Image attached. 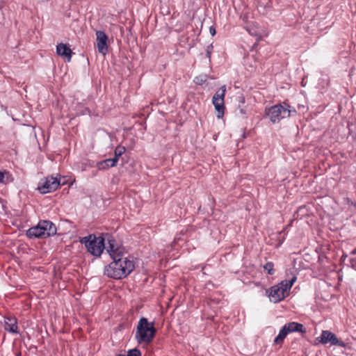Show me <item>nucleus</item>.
Segmentation results:
<instances>
[{
  "mask_svg": "<svg viewBox=\"0 0 356 356\" xmlns=\"http://www.w3.org/2000/svg\"><path fill=\"white\" fill-rule=\"evenodd\" d=\"M207 81V76L206 75H200L198 76H196L194 79V81L196 84L202 85Z\"/></svg>",
  "mask_w": 356,
  "mask_h": 356,
  "instance_id": "20",
  "label": "nucleus"
},
{
  "mask_svg": "<svg viewBox=\"0 0 356 356\" xmlns=\"http://www.w3.org/2000/svg\"><path fill=\"white\" fill-rule=\"evenodd\" d=\"M247 31L253 36H261L259 25L257 22H250L246 26Z\"/></svg>",
  "mask_w": 356,
  "mask_h": 356,
  "instance_id": "16",
  "label": "nucleus"
},
{
  "mask_svg": "<svg viewBox=\"0 0 356 356\" xmlns=\"http://www.w3.org/2000/svg\"><path fill=\"white\" fill-rule=\"evenodd\" d=\"M212 48H213L212 44H210L209 46L207 47V54L209 58H210V56H211V51Z\"/></svg>",
  "mask_w": 356,
  "mask_h": 356,
  "instance_id": "24",
  "label": "nucleus"
},
{
  "mask_svg": "<svg viewBox=\"0 0 356 356\" xmlns=\"http://www.w3.org/2000/svg\"><path fill=\"white\" fill-rule=\"evenodd\" d=\"M241 111V113H244V111H243V109H241V111Z\"/></svg>",
  "mask_w": 356,
  "mask_h": 356,
  "instance_id": "26",
  "label": "nucleus"
},
{
  "mask_svg": "<svg viewBox=\"0 0 356 356\" xmlns=\"http://www.w3.org/2000/svg\"><path fill=\"white\" fill-rule=\"evenodd\" d=\"M125 152V148L122 146H118L115 149V156L113 159H117V161H118V158L124 154Z\"/></svg>",
  "mask_w": 356,
  "mask_h": 356,
  "instance_id": "19",
  "label": "nucleus"
},
{
  "mask_svg": "<svg viewBox=\"0 0 356 356\" xmlns=\"http://www.w3.org/2000/svg\"><path fill=\"white\" fill-rule=\"evenodd\" d=\"M156 329L153 323H149L145 318H141L137 325L135 337L137 341L141 343H150L155 335Z\"/></svg>",
  "mask_w": 356,
  "mask_h": 356,
  "instance_id": "4",
  "label": "nucleus"
},
{
  "mask_svg": "<svg viewBox=\"0 0 356 356\" xmlns=\"http://www.w3.org/2000/svg\"><path fill=\"white\" fill-rule=\"evenodd\" d=\"M80 242L85 245L88 252L96 257L100 256L105 248L104 237L94 234L81 238Z\"/></svg>",
  "mask_w": 356,
  "mask_h": 356,
  "instance_id": "5",
  "label": "nucleus"
},
{
  "mask_svg": "<svg viewBox=\"0 0 356 356\" xmlns=\"http://www.w3.org/2000/svg\"><path fill=\"white\" fill-rule=\"evenodd\" d=\"M56 53L58 56L67 58V61L71 60L72 50L67 44L60 43L56 46Z\"/></svg>",
  "mask_w": 356,
  "mask_h": 356,
  "instance_id": "13",
  "label": "nucleus"
},
{
  "mask_svg": "<svg viewBox=\"0 0 356 356\" xmlns=\"http://www.w3.org/2000/svg\"><path fill=\"white\" fill-rule=\"evenodd\" d=\"M284 326L286 327V329L289 333L293 332H301V333L306 332V330L304 327V325L299 323L291 322V323L285 324Z\"/></svg>",
  "mask_w": 356,
  "mask_h": 356,
  "instance_id": "14",
  "label": "nucleus"
},
{
  "mask_svg": "<svg viewBox=\"0 0 356 356\" xmlns=\"http://www.w3.org/2000/svg\"><path fill=\"white\" fill-rule=\"evenodd\" d=\"M226 92L225 86H222L214 94L212 103L217 111V118H221L224 115L225 105L224 98Z\"/></svg>",
  "mask_w": 356,
  "mask_h": 356,
  "instance_id": "7",
  "label": "nucleus"
},
{
  "mask_svg": "<svg viewBox=\"0 0 356 356\" xmlns=\"http://www.w3.org/2000/svg\"><path fill=\"white\" fill-rule=\"evenodd\" d=\"M60 184V180L57 177H47L39 182L38 189L41 193L45 194L56 190Z\"/></svg>",
  "mask_w": 356,
  "mask_h": 356,
  "instance_id": "8",
  "label": "nucleus"
},
{
  "mask_svg": "<svg viewBox=\"0 0 356 356\" xmlns=\"http://www.w3.org/2000/svg\"><path fill=\"white\" fill-rule=\"evenodd\" d=\"M296 280V277L293 276L289 280H283L277 285L273 286L266 291L269 299L273 302H278L282 300L289 295V292Z\"/></svg>",
  "mask_w": 356,
  "mask_h": 356,
  "instance_id": "2",
  "label": "nucleus"
},
{
  "mask_svg": "<svg viewBox=\"0 0 356 356\" xmlns=\"http://www.w3.org/2000/svg\"><path fill=\"white\" fill-rule=\"evenodd\" d=\"M13 180V178L12 177L11 175L8 172L0 171V183L7 184V183L11 182Z\"/></svg>",
  "mask_w": 356,
  "mask_h": 356,
  "instance_id": "18",
  "label": "nucleus"
},
{
  "mask_svg": "<svg viewBox=\"0 0 356 356\" xmlns=\"http://www.w3.org/2000/svg\"><path fill=\"white\" fill-rule=\"evenodd\" d=\"M117 163V159H108L97 163V168L100 170H104L115 166Z\"/></svg>",
  "mask_w": 356,
  "mask_h": 356,
  "instance_id": "15",
  "label": "nucleus"
},
{
  "mask_svg": "<svg viewBox=\"0 0 356 356\" xmlns=\"http://www.w3.org/2000/svg\"><path fill=\"white\" fill-rule=\"evenodd\" d=\"M96 42L98 51L103 55H106L108 52V36L104 31H96Z\"/></svg>",
  "mask_w": 356,
  "mask_h": 356,
  "instance_id": "11",
  "label": "nucleus"
},
{
  "mask_svg": "<svg viewBox=\"0 0 356 356\" xmlns=\"http://www.w3.org/2000/svg\"><path fill=\"white\" fill-rule=\"evenodd\" d=\"M105 238V248L106 252L109 254L111 257L113 259V257H122L121 255V250L120 248L118 246L115 240L109 234H106L104 236Z\"/></svg>",
  "mask_w": 356,
  "mask_h": 356,
  "instance_id": "10",
  "label": "nucleus"
},
{
  "mask_svg": "<svg viewBox=\"0 0 356 356\" xmlns=\"http://www.w3.org/2000/svg\"><path fill=\"white\" fill-rule=\"evenodd\" d=\"M287 104H277L266 109V115L273 123H277L281 120L290 117L291 111ZM292 112L296 113L293 110Z\"/></svg>",
  "mask_w": 356,
  "mask_h": 356,
  "instance_id": "6",
  "label": "nucleus"
},
{
  "mask_svg": "<svg viewBox=\"0 0 356 356\" xmlns=\"http://www.w3.org/2000/svg\"><path fill=\"white\" fill-rule=\"evenodd\" d=\"M111 262L104 268V274L114 279H122L127 276L134 269L133 261L127 257H113Z\"/></svg>",
  "mask_w": 356,
  "mask_h": 356,
  "instance_id": "1",
  "label": "nucleus"
},
{
  "mask_svg": "<svg viewBox=\"0 0 356 356\" xmlns=\"http://www.w3.org/2000/svg\"><path fill=\"white\" fill-rule=\"evenodd\" d=\"M209 32L212 36H214L216 35V29L213 26H211L209 28Z\"/></svg>",
  "mask_w": 356,
  "mask_h": 356,
  "instance_id": "25",
  "label": "nucleus"
},
{
  "mask_svg": "<svg viewBox=\"0 0 356 356\" xmlns=\"http://www.w3.org/2000/svg\"><path fill=\"white\" fill-rule=\"evenodd\" d=\"M323 344L330 343L332 346L345 347L343 341L337 339V336L329 330H323L319 337L316 339Z\"/></svg>",
  "mask_w": 356,
  "mask_h": 356,
  "instance_id": "9",
  "label": "nucleus"
},
{
  "mask_svg": "<svg viewBox=\"0 0 356 356\" xmlns=\"http://www.w3.org/2000/svg\"><path fill=\"white\" fill-rule=\"evenodd\" d=\"M351 254L354 257L350 259V264L352 267L356 270V248L351 251Z\"/></svg>",
  "mask_w": 356,
  "mask_h": 356,
  "instance_id": "23",
  "label": "nucleus"
},
{
  "mask_svg": "<svg viewBox=\"0 0 356 356\" xmlns=\"http://www.w3.org/2000/svg\"><path fill=\"white\" fill-rule=\"evenodd\" d=\"M56 225L49 220H41L36 226L26 231V236L30 238H46L56 234Z\"/></svg>",
  "mask_w": 356,
  "mask_h": 356,
  "instance_id": "3",
  "label": "nucleus"
},
{
  "mask_svg": "<svg viewBox=\"0 0 356 356\" xmlns=\"http://www.w3.org/2000/svg\"><path fill=\"white\" fill-rule=\"evenodd\" d=\"M288 334L289 332H287L286 327L283 326L280 330L278 335L275 338L274 343L276 344L282 343L284 339Z\"/></svg>",
  "mask_w": 356,
  "mask_h": 356,
  "instance_id": "17",
  "label": "nucleus"
},
{
  "mask_svg": "<svg viewBox=\"0 0 356 356\" xmlns=\"http://www.w3.org/2000/svg\"><path fill=\"white\" fill-rule=\"evenodd\" d=\"M118 356H140V353L137 349H132L128 351L127 355H119Z\"/></svg>",
  "mask_w": 356,
  "mask_h": 356,
  "instance_id": "22",
  "label": "nucleus"
},
{
  "mask_svg": "<svg viewBox=\"0 0 356 356\" xmlns=\"http://www.w3.org/2000/svg\"><path fill=\"white\" fill-rule=\"evenodd\" d=\"M264 268L268 272L269 275H273V264L272 262H268L264 266Z\"/></svg>",
  "mask_w": 356,
  "mask_h": 356,
  "instance_id": "21",
  "label": "nucleus"
},
{
  "mask_svg": "<svg viewBox=\"0 0 356 356\" xmlns=\"http://www.w3.org/2000/svg\"><path fill=\"white\" fill-rule=\"evenodd\" d=\"M4 329L10 333L17 334L18 326L16 318L13 316L5 317Z\"/></svg>",
  "mask_w": 356,
  "mask_h": 356,
  "instance_id": "12",
  "label": "nucleus"
}]
</instances>
